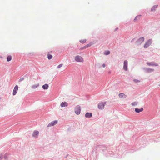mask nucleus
Masks as SVG:
<instances>
[{"mask_svg":"<svg viewBox=\"0 0 160 160\" xmlns=\"http://www.w3.org/2000/svg\"><path fill=\"white\" fill-rule=\"evenodd\" d=\"M39 134V132L38 131H35L33 133V136L35 138H37Z\"/></svg>","mask_w":160,"mask_h":160,"instance_id":"obj_9","label":"nucleus"},{"mask_svg":"<svg viewBox=\"0 0 160 160\" xmlns=\"http://www.w3.org/2000/svg\"><path fill=\"white\" fill-rule=\"evenodd\" d=\"M147 63L149 66H158V65L157 63L153 62H147Z\"/></svg>","mask_w":160,"mask_h":160,"instance_id":"obj_10","label":"nucleus"},{"mask_svg":"<svg viewBox=\"0 0 160 160\" xmlns=\"http://www.w3.org/2000/svg\"><path fill=\"white\" fill-rule=\"evenodd\" d=\"M144 40V39L143 37L140 38L137 41L138 44H140L142 43L143 42Z\"/></svg>","mask_w":160,"mask_h":160,"instance_id":"obj_8","label":"nucleus"},{"mask_svg":"<svg viewBox=\"0 0 160 160\" xmlns=\"http://www.w3.org/2000/svg\"><path fill=\"white\" fill-rule=\"evenodd\" d=\"M141 17V16H140H140H137V17L135 18V19H134V20H136L138 19V18H139V17Z\"/></svg>","mask_w":160,"mask_h":160,"instance_id":"obj_28","label":"nucleus"},{"mask_svg":"<svg viewBox=\"0 0 160 160\" xmlns=\"http://www.w3.org/2000/svg\"><path fill=\"white\" fill-rule=\"evenodd\" d=\"M7 59L8 62L10 61L12 59V56L10 55L8 56L7 58Z\"/></svg>","mask_w":160,"mask_h":160,"instance_id":"obj_18","label":"nucleus"},{"mask_svg":"<svg viewBox=\"0 0 160 160\" xmlns=\"http://www.w3.org/2000/svg\"><path fill=\"white\" fill-rule=\"evenodd\" d=\"M60 106L62 107H66L68 106V103L65 102H62L61 103Z\"/></svg>","mask_w":160,"mask_h":160,"instance_id":"obj_11","label":"nucleus"},{"mask_svg":"<svg viewBox=\"0 0 160 160\" xmlns=\"http://www.w3.org/2000/svg\"><path fill=\"white\" fill-rule=\"evenodd\" d=\"M152 41L150 40H148L144 44V48H147L148 47L151 43Z\"/></svg>","mask_w":160,"mask_h":160,"instance_id":"obj_5","label":"nucleus"},{"mask_svg":"<svg viewBox=\"0 0 160 160\" xmlns=\"http://www.w3.org/2000/svg\"><path fill=\"white\" fill-rule=\"evenodd\" d=\"M118 96L119 97L121 98H124L126 97V95L123 93H120L119 94Z\"/></svg>","mask_w":160,"mask_h":160,"instance_id":"obj_13","label":"nucleus"},{"mask_svg":"<svg viewBox=\"0 0 160 160\" xmlns=\"http://www.w3.org/2000/svg\"><path fill=\"white\" fill-rule=\"evenodd\" d=\"M154 71V69H152L148 68L147 69V71L149 72H152Z\"/></svg>","mask_w":160,"mask_h":160,"instance_id":"obj_19","label":"nucleus"},{"mask_svg":"<svg viewBox=\"0 0 160 160\" xmlns=\"http://www.w3.org/2000/svg\"><path fill=\"white\" fill-rule=\"evenodd\" d=\"M110 53V52L109 51L107 50L106 51H105V52L104 53V55H109Z\"/></svg>","mask_w":160,"mask_h":160,"instance_id":"obj_20","label":"nucleus"},{"mask_svg":"<svg viewBox=\"0 0 160 160\" xmlns=\"http://www.w3.org/2000/svg\"><path fill=\"white\" fill-rule=\"evenodd\" d=\"M128 61L125 60L124 62L123 69L125 71L128 70Z\"/></svg>","mask_w":160,"mask_h":160,"instance_id":"obj_6","label":"nucleus"},{"mask_svg":"<svg viewBox=\"0 0 160 160\" xmlns=\"http://www.w3.org/2000/svg\"><path fill=\"white\" fill-rule=\"evenodd\" d=\"M86 39H84V40H81L80 41V42L84 43L86 42Z\"/></svg>","mask_w":160,"mask_h":160,"instance_id":"obj_23","label":"nucleus"},{"mask_svg":"<svg viewBox=\"0 0 160 160\" xmlns=\"http://www.w3.org/2000/svg\"><path fill=\"white\" fill-rule=\"evenodd\" d=\"M2 158V155H0V160H1Z\"/></svg>","mask_w":160,"mask_h":160,"instance_id":"obj_29","label":"nucleus"},{"mask_svg":"<svg viewBox=\"0 0 160 160\" xmlns=\"http://www.w3.org/2000/svg\"><path fill=\"white\" fill-rule=\"evenodd\" d=\"M143 110V108H141L140 109H138V108H136L135 109V111L137 112H140L142 111Z\"/></svg>","mask_w":160,"mask_h":160,"instance_id":"obj_15","label":"nucleus"},{"mask_svg":"<svg viewBox=\"0 0 160 160\" xmlns=\"http://www.w3.org/2000/svg\"><path fill=\"white\" fill-rule=\"evenodd\" d=\"M75 112L77 114H79L81 112V107L78 106H76L75 109Z\"/></svg>","mask_w":160,"mask_h":160,"instance_id":"obj_3","label":"nucleus"},{"mask_svg":"<svg viewBox=\"0 0 160 160\" xmlns=\"http://www.w3.org/2000/svg\"><path fill=\"white\" fill-rule=\"evenodd\" d=\"M58 123V121L55 120L53 121L50 123L48 125V127H50L52 126H53L55 125H56Z\"/></svg>","mask_w":160,"mask_h":160,"instance_id":"obj_4","label":"nucleus"},{"mask_svg":"<svg viewBox=\"0 0 160 160\" xmlns=\"http://www.w3.org/2000/svg\"><path fill=\"white\" fill-rule=\"evenodd\" d=\"M39 86V83H37L36 84L32 85L31 87L33 89H35L38 88Z\"/></svg>","mask_w":160,"mask_h":160,"instance_id":"obj_12","label":"nucleus"},{"mask_svg":"<svg viewBox=\"0 0 160 160\" xmlns=\"http://www.w3.org/2000/svg\"><path fill=\"white\" fill-rule=\"evenodd\" d=\"M18 87L17 85H16L15 87L14 88V89L13 91V95H15L17 92L18 91Z\"/></svg>","mask_w":160,"mask_h":160,"instance_id":"obj_7","label":"nucleus"},{"mask_svg":"<svg viewBox=\"0 0 160 160\" xmlns=\"http://www.w3.org/2000/svg\"><path fill=\"white\" fill-rule=\"evenodd\" d=\"M158 7V5H155L153 6L151 10L152 11H155Z\"/></svg>","mask_w":160,"mask_h":160,"instance_id":"obj_17","label":"nucleus"},{"mask_svg":"<svg viewBox=\"0 0 160 160\" xmlns=\"http://www.w3.org/2000/svg\"><path fill=\"white\" fill-rule=\"evenodd\" d=\"M62 66H63L62 64H60L57 67V68L58 69L59 68H61V67H62Z\"/></svg>","mask_w":160,"mask_h":160,"instance_id":"obj_24","label":"nucleus"},{"mask_svg":"<svg viewBox=\"0 0 160 160\" xmlns=\"http://www.w3.org/2000/svg\"><path fill=\"white\" fill-rule=\"evenodd\" d=\"M106 104V102H101L98 103V108L99 109H103Z\"/></svg>","mask_w":160,"mask_h":160,"instance_id":"obj_2","label":"nucleus"},{"mask_svg":"<svg viewBox=\"0 0 160 160\" xmlns=\"http://www.w3.org/2000/svg\"><path fill=\"white\" fill-rule=\"evenodd\" d=\"M49 86L47 84H45L44 85H43L42 86V88L44 89H48Z\"/></svg>","mask_w":160,"mask_h":160,"instance_id":"obj_16","label":"nucleus"},{"mask_svg":"<svg viewBox=\"0 0 160 160\" xmlns=\"http://www.w3.org/2000/svg\"><path fill=\"white\" fill-rule=\"evenodd\" d=\"M74 58L75 60L77 62H84L83 58L81 56L79 55L76 56Z\"/></svg>","mask_w":160,"mask_h":160,"instance_id":"obj_1","label":"nucleus"},{"mask_svg":"<svg viewBox=\"0 0 160 160\" xmlns=\"http://www.w3.org/2000/svg\"><path fill=\"white\" fill-rule=\"evenodd\" d=\"M92 45V44L91 43H89L85 46H84V48H88L91 46Z\"/></svg>","mask_w":160,"mask_h":160,"instance_id":"obj_22","label":"nucleus"},{"mask_svg":"<svg viewBox=\"0 0 160 160\" xmlns=\"http://www.w3.org/2000/svg\"><path fill=\"white\" fill-rule=\"evenodd\" d=\"M133 81L135 82L136 83H138L140 82V81L139 80H138L137 79H134L133 80Z\"/></svg>","mask_w":160,"mask_h":160,"instance_id":"obj_26","label":"nucleus"},{"mask_svg":"<svg viewBox=\"0 0 160 160\" xmlns=\"http://www.w3.org/2000/svg\"><path fill=\"white\" fill-rule=\"evenodd\" d=\"M85 116L87 118H90L92 117V113L87 112L85 115Z\"/></svg>","mask_w":160,"mask_h":160,"instance_id":"obj_14","label":"nucleus"},{"mask_svg":"<svg viewBox=\"0 0 160 160\" xmlns=\"http://www.w3.org/2000/svg\"><path fill=\"white\" fill-rule=\"evenodd\" d=\"M24 80V78H20L19 80V82H21L22 81H23Z\"/></svg>","mask_w":160,"mask_h":160,"instance_id":"obj_27","label":"nucleus"},{"mask_svg":"<svg viewBox=\"0 0 160 160\" xmlns=\"http://www.w3.org/2000/svg\"><path fill=\"white\" fill-rule=\"evenodd\" d=\"M138 104V102H134L131 103V104L132 106L136 105Z\"/></svg>","mask_w":160,"mask_h":160,"instance_id":"obj_25","label":"nucleus"},{"mask_svg":"<svg viewBox=\"0 0 160 160\" xmlns=\"http://www.w3.org/2000/svg\"><path fill=\"white\" fill-rule=\"evenodd\" d=\"M105 66H106V65H105V64H102V67H103L104 68V67H105Z\"/></svg>","mask_w":160,"mask_h":160,"instance_id":"obj_31","label":"nucleus"},{"mask_svg":"<svg viewBox=\"0 0 160 160\" xmlns=\"http://www.w3.org/2000/svg\"><path fill=\"white\" fill-rule=\"evenodd\" d=\"M86 48H84V46L82 48H81L80 49V50H82V49H86Z\"/></svg>","mask_w":160,"mask_h":160,"instance_id":"obj_30","label":"nucleus"},{"mask_svg":"<svg viewBox=\"0 0 160 160\" xmlns=\"http://www.w3.org/2000/svg\"><path fill=\"white\" fill-rule=\"evenodd\" d=\"M47 57L49 59H51L52 58V55H51L49 54H48L47 55Z\"/></svg>","mask_w":160,"mask_h":160,"instance_id":"obj_21","label":"nucleus"}]
</instances>
